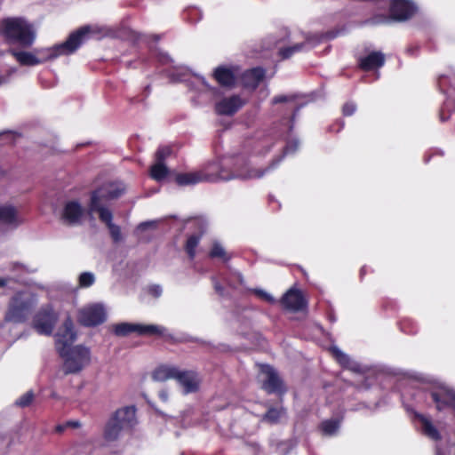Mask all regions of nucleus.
<instances>
[{
  "instance_id": "16",
  "label": "nucleus",
  "mask_w": 455,
  "mask_h": 455,
  "mask_svg": "<svg viewBox=\"0 0 455 455\" xmlns=\"http://www.w3.org/2000/svg\"><path fill=\"white\" fill-rule=\"evenodd\" d=\"M216 179L215 173L206 171H196L192 172L180 173L175 180L180 186H191L200 182L212 181Z\"/></svg>"
},
{
  "instance_id": "3",
  "label": "nucleus",
  "mask_w": 455,
  "mask_h": 455,
  "mask_svg": "<svg viewBox=\"0 0 455 455\" xmlns=\"http://www.w3.org/2000/svg\"><path fill=\"white\" fill-rule=\"evenodd\" d=\"M135 422V408L127 406L117 410L108 420L104 430V438L107 442H113L119 438L121 433L132 427Z\"/></svg>"
},
{
  "instance_id": "5",
  "label": "nucleus",
  "mask_w": 455,
  "mask_h": 455,
  "mask_svg": "<svg viewBox=\"0 0 455 455\" xmlns=\"http://www.w3.org/2000/svg\"><path fill=\"white\" fill-rule=\"evenodd\" d=\"M37 303V299L30 293H19L11 300L9 309L5 315V320L13 323H20L27 319L32 308Z\"/></svg>"
},
{
  "instance_id": "13",
  "label": "nucleus",
  "mask_w": 455,
  "mask_h": 455,
  "mask_svg": "<svg viewBox=\"0 0 455 455\" xmlns=\"http://www.w3.org/2000/svg\"><path fill=\"white\" fill-rule=\"evenodd\" d=\"M416 11L417 8L413 3L405 0H396L391 4L390 16L384 18V20L403 21L410 19Z\"/></svg>"
},
{
  "instance_id": "44",
  "label": "nucleus",
  "mask_w": 455,
  "mask_h": 455,
  "mask_svg": "<svg viewBox=\"0 0 455 455\" xmlns=\"http://www.w3.org/2000/svg\"><path fill=\"white\" fill-rule=\"evenodd\" d=\"M159 395H160V397H161V399H162L163 401H167V399H168V394H167V392H166V391H161V392H160V394H159Z\"/></svg>"
},
{
  "instance_id": "2",
  "label": "nucleus",
  "mask_w": 455,
  "mask_h": 455,
  "mask_svg": "<svg viewBox=\"0 0 455 455\" xmlns=\"http://www.w3.org/2000/svg\"><path fill=\"white\" fill-rule=\"evenodd\" d=\"M3 35L10 41L23 46H30L35 41V32L23 19L8 18L2 21Z\"/></svg>"
},
{
  "instance_id": "20",
  "label": "nucleus",
  "mask_w": 455,
  "mask_h": 455,
  "mask_svg": "<svg viewBox=\"0 0 455 455\" xmlns=\"http://www.w3.org/2000/svg\"><path fill=\"white\" fill-rule=\"evenodd\" d=\"M384 63L385 55L381 52H372L359 60V67L365 71L379 68Z\"/></svg>"
},
{
  "instance_id": "37",
  "label": "nucleus",
  "mask_w": 455,
  "mask_h": 455,
  "mask_svg": "<svg viewBox=\"0 0 455 455\" xmlns=\"http://www.w3.org/2000/svg\"><path fill=\"white\" fill-rule=\"evenodd\" d=\"M33 398H34L33 393L31 391H28L16 401V404H18L19 406H21V407L28 406V404H30Z\"/></svg>"
},
{
  "instance_id": "4",
  "label": "nucleus",
  "mask_w": 455,
  "mask_h": 455,
  "mask_svg": "<svg viewBox=\"0 0 455 455\" xmlns=\"http://www.w3.org/2000/svg\"><path fill=\"white\" fill-rule=\"evenodd\" d=\"M63 359V371L66 374H76L91 363V352L87 347L77 345L60 353Z\"/></svg>"
},
{
  "instance_id": "19",
  "label": "nucleus",
  "mask_w": 455,
  "mask_h": 455,
  "mask_svg": "<svg viewBox=\"0 0 455 455\" xmlns=\"http://www.w3.org/2000/svg\"><path fill=\"white\" fill-rule=\"evenodd\" d=\"M245 100L237 95H233L228 98H224L220 100L216 109L218 114H233L238 111L243 105Z\"/></svg>"
},
{
  "instance_id": "31",
  "label": "nucleus",
  "mask_w": 455,
  "mask_h": 455,
  "mask_svg": "<svg viewBox=\"0 0 455 455\" xmlns=\"http://www.w3.org/2000/svg\"><path fill=\"white\" fill-rule=\"evenodd\" d=\"M339 422L336 419L326 420L322 423V431L324 435H332L339 429Z\"/></svg>"
},
{
  "instance_id": "8",
  "label": "nucleus",
  "mask_w": 455,
  "mask_h": 455,
  "mask_svg": "<svg viewBox=\"0 0 455 455\" xmlns=\"http://www.w3.org/2000/svg\"><path fill=\"white\" fill-rule=\"evenodd\" d=\"M85 208L76 199L67 200L59 211L60 220L68 226L79 225L85 215Z\"/></svg>"
},
{
  "instance_id": "21",
  "label": "nucleus",
  "mask_w": 455,
  "mask_h": 455,
  "mask_svg": "<svg viewBox=\"0 0 455 455\" xmlns=\"http://www.w3.org/2000/svg\"><path fill=\"white\" fill-rule=\"evenodd\" d=\"M0 221L6 225L17 227L22 223L17 210L12 205H0Z\"/></svg>"
},
{
  "instance_id": "1",
  "label": "nucleus",
  "mask_w": 455,
  "mask_h": 455,
  "mask_svg": "<svg viewBox=\"0 0 455 455\" xmlns=\"http://www.w3.org/2000/svg\"><path fill=\"white\" fill-rule=\"evenodd\" d=\"M100 32V29L98 27L84 26L70 34L64 43L45 50H37V53L43 54L42 60L37 58L35 54L28 52L12 51V53L20 64L24 66H35L43 61L53 60L60 55H68L73 53L89 35Z\"/></svg>"
},
{
  "instance_id": "15",
  "label": "nucleus",
  "mask_w": 455,
  "mask_h": 455,
  "mask_svg": "<svg viewBox=\"0 0 455 455\" xmlns=\"http://www.w3.org/2000/svg\"><path fill=\"white\" fill-rule=\"evenodd\" d=\"M259 379L262 387L268 393L280 392L283 389L279 376L269 365L259 366Z\"/></svg>"
},
{
  "instance_id": "24",
  "label": "nucleus",
  "mask_w": 455,
  "mask_h": 455,
  "mask_svg": "<svg viewBox=\"0 0 455 455\" xmlns=\"http://www.w3.org/2000/svg\"><path fill=\"white\" fill-rule=\"evenodd\" d=\"M214 78L222 86H231L235 83V76L231 69L219 67L214 71Z\"/></svg>"
},
{
  "instance_id": "25",
  "label": "nucleus",
  "mask_w": 455,
  "mask_h": 455,
  "mask_svg": "<svg viewBox=\"0 0 455 455\" xmlns=\"http://www.w3.org/2000/svg\"><path fill=\"white\" fill-rule=\"evenodd\" d=\"M179 369L172 366H160L153 372L156 381H165L170 379H177Z\"/></svg>"
},
{
  "instance_id": "46",
  "label": "nucleus",
  "mask_w": 455,
  "mask_h": 455,
  "mask_svg": "<svg viewBox=\"0 0 455 455\" xmlns=\"http://www.w3.org/2000/svg\"><path fill=\"white\" fill-rule=\"evenodd\" d=\"M214 288H215L217 292H219L220 294L222 293L223 289H222V287L220 286V284L219 283L216 282L214 283Z\"/></svg>"
},
{
  "instance_id": "27",
  "label": "nucleus",
  "mask_w": 455,
  "mask_h": 455,
  "mask_svg": "<svg viewBox=\"0 0 455 455\" xmlns=\"http://www.w3.org/2000/svg\"><path fill=\"white\" fill-rule=\"evenodd\" d=\"M331 353L342 366L347 367L354 371H359V365L356 363L353 362L346 354H344L338 347H332Z\"/></svg>"
},
{
  "instance_id": "40",
  "label": "nucleus",
  "mask_w": 455,
  "mask_h": 455,
  "mask_svg": "<svg viewBox=\"0 0 455 455\" xmlns=\"http://www.w3.org/2000/svg\"><path fill=\"white\" fill-rule=\"evenodd\" d=\"M299 148V142L297 140L290 141L284 149V154L293 153Z\"/></svg>"
},
{
  "instance_id": "48",
  "label": "nucleus",
  "mask_w": 455,
  "mask_h": 455,
  "mask_svg": "<svg viewBox=\"0 0 455 455\" xmlns=\"http://www.w3.org/2000/svg\"><path fill=\"white\" fill-rule=\"evenodd\" d=\"M221 164H222V168H228V164L226 161L223 162Z\"/></svg>"
},
{
  "instance_id": "32",
  "label": "nucleus",
  "mask_w": 455,
  "mask_h": 455,
  "mask_svg": "<svg viewBox=\"0 0 455 455\" xmlns=\"http://www.w3.org/2000/svg\"><path fill=\"white\" fill-rule=\"evenodd\" d=\"M305 47V43L296 44L293 46L281 49L279 51V54L282 59H288L292 56L294 53L299 52L303 50Z\"/></svg>"
},
{
  "instance_id": "33",
  "label": "nucleus",
  "mask_w": 455,
  "mask_h": 455,
  "mask_svg": "<svg viewBox=\"0 0 455 455\" xmlns=\"http://www.w3.org/2000/svg\"><path fill=\"white\" fill-rule=\"evenodd\" d=\"M273 104L279 103H287L291 108H295L298 105H300L297 97L295 96H286V95H279L273 99Z\"/></svg>"
},
{
  "instance_id": "34",
  "label": "nucleus",
  "mask_w": 455,
  "mask_h": 455,
  "mask_svg": "<svg viewBox=\"0 0 455 455\" xmlns=\"http://www.w3.org/2000/svg\"><path fill=\"white\" fill-rule=\"evenodd\" d=\"M95 282V275L92 272H84L78 277L79 286L87 288L92 286Z\"/></svg>"
},
{
  "instance_id": "47",
  "label": "nucleus",
  "mask_w": 455,
  "mask_h": 455,
  "mask_svg": "<svg viewBox=\"0 0 455 455\" xmlns=\"http://www.w3.org/2000/svg\"><path fill=\"white\" fill-rule=\"evenodd\" d=\"M7 283V280L6 279H4V278H0V287L5 285Z\"/></svg>"
},
{
  "instance_id": "26",
  "label": "nucleus",
  "mask_w": 455,
  "mask_h": 455,
  "mask_svg": "<svg viewBox=\"0 0 455 455\" xmlns=\"http://www.w3.org/2000/svg\"><path fill=\"white\" fill-rule=\"evenodd\" d=\"M418 418L420 422V427L423 434L433 440H438L440 438L439 432L432 422L422 415H419Z\"/></svg>"
},
{
  "instance_id": "35",
  "label": "nucleus",
  "mask_w": 455,
  "mask_h": 455,
  "mask_svg": "<svg viewBox=\"0 0 455 455\" xmlns=\"http://www.w3.org/2000/svg\"><path fill=\"white\" fill-rule=\"evenodd\" d=\"M200 237L198 235H191L186 244V251L189 257L193 259L196 255V248L199 243Z\"/></svg>"
},
{
  "instance_id": "42",
  "label": "nucleus",
  "mask_w": 455,
  "mask_h": 455,
  "mask_svg": "<svg viewBox=\"0 0 455 455\" xmlns=\"http://www.w3.org/2000/svg\"><path fill=\"white\" fill-rule=\"evenodd\" d=\"M220 119L219 120V123L225 126V128H228L229 124H231L232 116H220Z\"/></svg>"
},
{
  "instance_id": "7",
  "label": "nucleus",
  "mask_w": 455,
  "mask_h": 455,
  "mask_svg": "<svg viewBox=\"0 0 455 455\" xmlns=\"http://www.w3.org/2000/svg\"><path fill=\"white\" fill-rule=\"evenodd\" d=\"M112 328L115 334L121 337L127 336L132 332H137L140 335L164 336L167 331L164 326L156 324L121 323L113 325Z\"/></svg>"
},
{
  "instance_id": "18",
  "label": "nucleus",
  "mask_w": 455,
  "mask_h": 455,
  "mask_svg": "<svg viewBox=\"0 0 455 455\" xmlns=\"http://www.w3.org/2000/svg\"><path fill=\"white\" fill-rule=\"evenodd\" d=\"M176 379L182 387L185 394L196 392L199 388L201 382V379L196 372L181 371L180 370Z\"/></svg>"
},
{
  "instance_id": "30",
  "label": "nucleus",
  "mask_w": 455,
  "mask_h": 455,
  "mask_svg": "<svg viewBox=\"0 0 455 455\" xmlns=\"http://www.w3.org/2000/svg\"><path fill=\"white\" fill-rule=\"evenodd\" d=\"M210 256L212 258H220L224 261H228L230 259V256L228 255L223 246L217 242L213 243Z\"/></svg>"
},
{
  "instance_id": "9",
  "label": "nucleus",
  "mask_w": 455,
  "mask_h": 455,
  "mask_svg": "<svg viewBox=\"0 0 455 455\" xmlns=\"http://www.w3.org/2000/svg\"><path fill=\"white\" fill-rule=\"evenodd\" d=\"M58 320L57 314L53 311L52 307L47 306L42 307L34 316L33 327L39 333L43 335H50Z\"/></svg>"
},
{
  "instance_id": "22",
  "label": "nucleus",
  "mask_w": 455,
  "mask_h": 455,
  "mask_svg": "<svg viewBox=\"0 0 455 455\" xmlns=\"http://www.w3.org/2000/svg\"><path fill=\"white\" fill-rule=\"evenodd\" d=\"M99 215L100 220L105 223L109 230L112 238L115 241L121 239L120 228L112 222L113 214L109 209H100V212H96Z\"/></svg>"
},
{
  "instance_id": "39",
  "label": "nucleus",
  "mask_w": 455,
  "mask_h": 455,
  "mask_svg": "<svg viewBox=\"0 0 455 455\" xmlns=\"http://www.w3.org/2000/svg\"><path fill=\"white\" fill-rule=\"evenodd\" d=\"M357 110L356 104L353 101H347L343 105V114H353Z\"/></svg>"
},
{
  "instance_id": "49",
  "label": "nucleus",
  "mask_w": 455,
  "mask_h": 455,
  "mask_svg": "<svg viewBox=\"0 0 455 455\" xmlns=\"http://www.w3.org/2000/svg\"><path fill=\"white\" fill-rule=\"evenodd\" d=\"M441 121H442V122H445V121H447V117H445L444 116H442Z\"/></svg>"
},
{
  "instance_id": "38",
  "label": "nucleus",
  "mask_w": 455,
  "mask_h": 455,
  "mask_svg": "<svg viewBox=\"0 0 455 455\" xmlns=\"http://www.w3.org/2000/svg\"><path fill=\"white\" fill-rule=\"evenodd\" d=\"M254 292L260 299H262L269 303L275 302V299H274V297L264 290H255Z\"/></svg>"
},
{
  "instance_id": "45",
  "label": "nucleus",
  "mask_w": 455,
  "mask_h": 455,
  "mask_svg": "<svg viewBox=\"0 0 455 455\" xmlns=\"http://www.w3.org/2000/svg\"><path fill=\"white\" fill-rule=\"evenodd\" d=\"M384 18H386V16L381 17L379 20H378V17H375V19L371 22L373 24L387 22V20H384Z\"/></svg>"
},
{
  "instance_id": "36",
  "label": "nucleus",
  "mask_w": 455,
  "mask_h": 455,
  "mask_svg": "<svg viewBox=\"0 0 455 455\" xmlns=\"http://www.w3.org/2000/svg\"><path fill=\"white\" fill-rule=\"evenodd\" d=\"M172 154V148L170 147H161L156 153V161L163 162L170 156Z\"/></svg>"
},
{
  "instance_id": "10",
  "label": "nucleus",
  "mask_w": 455,
  "mask_h": 455,
  "mask_svg": "<svg viewBox=\"0 0 455 455\" xmlns=\"http://www.w3.org/2000/svg\"><path fill=\"white\" fill-rule=\"evenodd\" d=\"M265 171L263 170H256L252 168L249 163L243 157H237L235 160V163L232 166L231 175L226 176L221 172L219 173L220 178L223 180H230V179H242V180H250L260 178L264 175Z\"/></svg>"
},
{
  "instance_id": "11",
  "label": "nucleus",
  "mask_w": 455,
  "mask_h": 455,
  "mask_svg": "<svg viewBox=\"0 0 455 455\" xmlns=\"http://www.w3.org/2000/svg\"><path fill=\"white\" fill-rule=\"evenodd\" d=\"M79 322L86 326H94L103 323L106 319V311L101 304H92L79 311Z\"/></svg>"
},
{
  "instance_id": "23",
  "label": "nucleus",
  "mask_w": 455,
  "mask_h": 455,
  "mask_svg": "<svg viewBox=\"0 0 455 455\" xmlns=\"http://www.w3.org/2000/svg\"><path fill=\"white\" fill-rule=\"evenodd\" d=\"M265 71L261 68H255L243 74V84L246 87L256 88L263 79Z\"/></svg>"
},
{
  "instance_id": "29",
  "label": "nucleus",
  "mask_w": 455,
  "mask_h": 455,
  "mask_svg": "<svg viewBox=\"0 0 455 455\" xmlns=\"http://www.w3.org/2000/svg\"><path fill=\"white\" fill-rule=\"evenodd\" d=\"M285 417V411L282 407L271 408L265 414L263 420L275 424L280 422Z\"/></svg>"
},
{
  "instance_id": "50",
  "label": "nucleus",
  "mask_w": 455,
  "mask_h": 455,
  "mask_svg": "<svg viewBox=\"0 0 455 455\" xmlns=\"http://www.w3.org/2000/svg\"><path fill=\"white\" fill-rule=\"evenodd\" d=\"M438 455H444V454L442 453L441 451H438Z\"/></svg>"
},
{
  "instance_id": "12",
  "label": "nucleus",
  "mask_w": 455,
  "mask_h": 455,
  "mask_svg": "<svg viewBox=\"0 0 455 455\" xmlns=\"http://www.w3.org/2000/svg\"><path fill=\"white\" fill-rule=\"evenodd\" d=\"M76 338L74 324L70 319H67L55 334V344L59 353L71 347Z\"/></svg>"
},
{
  "instance_id": "43",
  "label": "nucleus",
  "mask_w": 455,
  "mask_h": 455,
  "mask_svg": "<svg viewBox=\"0 0 455 455\" xmlns=\"http://www.w3.org/2000/svg\"><path fill=\"white\" fill-rule=\"evenodd\" d=\"M155 223L154 222H144V223H141L139 228H141V229H144L146 228L147 227H151V226H154Z\"/></svg>"
},
{
  "instance_id": "6",
  "label": "nucleus",
  "mask_w": 455,
  "mask_h": 455,
  "mask_svg": "<svg viewBox=\"0 0 455 455\" xmlns=\"http://www.w3.org/2000/svg\"><path fill=\"white\" fill-rule=\"evenodd\" d=\"M126 188L121 182L111 183L106 185L92 193L89 204L88 212L92 215L94 212H100V209H108L106 203L114 200L122 196Z\"/></svg>"
},
{
  "instance_id": "17",
  "label": "nucleus",
  "mask_w": 455,
  "mask_h": 455,
  "mask_svg": "<svg viewBox=\"0 0 455 455\" xmlns=\"http://www.w3.org/2000/svg\"><path fill=\"white\" fill-rule=\"evenodd\" d=\"M282 305L291 311H301L307 307V301L299 290L290 289L281 299Z\"/></svg>"
},
{
  "instance_id": "41",
  "label": "nucleus",
  "mask_w": 455,
  "mask_h": 455,
  "mask_svg": "<svg viewBox=\"0 0 455 455\" xmlns=\"http://www.w3.org/2000/svg\"><path fill=\"white\" fill-rule=\"evenodd\" d=\"M148 293L155 298H158L162 294V288L159 285H152L148 288Z\"/></svg>"
},
{
  "instance_id": "28",
  "label": "nucleus",
  "mask_w": 455,
  "mask_h": 455,
  "mask_svg": "<svg viewBox=\"0 0 455 455\" xmlns=\"http://www.w3.org/2000/svg\"><path fill=\"white\" fill-rule=\"evenodd\" d=\"M168 174V169L163 162L156 161L150 169V176L156 181L163 180Z\"/></svg>"
},
{
  "instance_id": "14",
  "label": "nucleus",
  "mask_w": 455,
  "mask_h": 455,
  "mask_svg": "<svg viewBox=\"0 0 455 455\" xmlns=\"http://www.w3.org/2000/svg\"><path fill=\"white\" fill-rule=\"evenodd\" d=\"M436 409L441 411L447 407L455 409V392L445 385L436 386L431 392Z\"/></svg>"
}]
</instances>
